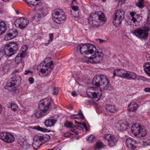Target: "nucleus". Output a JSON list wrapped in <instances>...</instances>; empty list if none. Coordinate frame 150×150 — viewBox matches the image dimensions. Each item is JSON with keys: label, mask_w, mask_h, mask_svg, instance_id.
Returning a JSON list of instances; mask_svg holds the SVG:
<instances>
[{"label": "nucleus", "mask_w": 150, "mask_h": 150, "mask_svg": "<svg viewBox=\"0 0 150 150\" xmlns=\"http://www.w3.org/2000/svg\"><path fill=\"white\" fill-rule=\"evenodd\" d=\"M106 21L105 15L101 11H98L90 14L88 18L89 23L94 27H98L100 22L103 23Z\"/></svg>", "instance_id": "nucleus-1"}, {"label": "nucleus", "mask_w": 150, "mask_h": 150, "mask_svg": "<svg viewBox=\"0 0 150 150\" xmlns=\"http://www.w3.org/2000/svg\"><path fill=\"white\" fill-rule=\"evenodd\" d=\"M95 46L89 44H84L78 45L76 47L77 51H79L81 54L89 55L92 54L96 50Z\"/></svg>", "instance_id": "nucleus-2"}, {"label": "nucleus", "mask_w": 150, "mask_h": 150, "mask_svg": "<svg viewBox=\"0 0 150 150\" xmlns=\"http://www.w3.org/2000/svg\"><path fill=\"white\" fill-rule=\"evenodd\" d=\"M110 81L108 76L103 74H98L95 76L93 80V83L97 87H103Z\"/></svg>", "instance_id": "nucleus-3"}, {"label": "nucleus", "mask_w": 150, "mask_h": 150, "mask_svg": "<svg viewBox=\"0 0 150 150\" xmlns=\"http://www.w3.org/2000/svg\"><path fill=\"white\" fill-rule=\"evenodd\" d=\"M52 19L58 24H61L64 22L66 16L64 14L63 11L61 9L55 10L52 14Z\"/></svg>", "instance_id": "nucleus-4"}, {"label": "nucleus", "mask_w": 150, "mask_h": 150, "mask_svg": "<svg viewBox=\"0 0 150 150\" xmlns=\"http://www.w3.org/2000/svg\"><path fill=\"white\" fill-rule=\"evenodd\" d=\"M40 71L42 74H48L53 68L52 62L49 57L46 58L40 64Z\"/></svg>", "instance_id": "nucleus-5"}, {"label": "nucleus", "mask_w": 150, "mask_h": 150, "mask_svg": "<svg viewBox=\"0 0 150 150\" xmlns=\"http://www.w3.org/2000/svg\"><path fill=\"white\" fill-rule=\"evenodd\" d=\"M5 46L9 47V48H7L4 50L5 54L8 57H11L14 54L15 52L19 49L18 44L15 42L6 43L5 44Z\"/></svg>", "instance_id": "nucleus-6"}, {"label": "nucleus", "mask_w": 150, "mask_h": 150, "mask_svg": "<svg viewBox=\"0 0 150 150\" xmlns=\"http://www.w3.org/2000/svg\"><path fill=\"white\" fill-rule=\"evenodd\" d=\"M125 12L122 9H120L117 10L113 16V23L114 25L116 27H119L124 19Z\"/></svg>", "instance_id": "nucleus-7"}, {"label": "nucleus", "mask_w": 150, "mask_h": 150, "mask_svg": "<svg viewBox=\"0 0 150 150\" xmlns=\"http://www.w3.org/2000/svg\"><path fill=\"white\" fill-rule=\"evenodd\" d=\"M97 89V88L94 87H91L88 88L86 91L87 95L88 97L92 98L94 102H96L99 100L101 96V90L99 88V92H93V90Z\"/></svg>", "instance_id": "nucleus-8"}, {"label": "nucleus", "mask_w": 150, "mask_h": 150, "mask_svg": "<svg viewBox=\"0 0 150 150\" xmlns=\"http://www.w3.org/2000/svg\"><path fill=\"white\" fill-rule=\"evenodd\" d=\"M94 52L95 53L92 57H85L86 61L94 63L99 62L102 60L103 57V53L98 51H96V50Z\"/></svg>", "instance_id": "nucleus-9"}, {"label": "nucleus", "mask_w": 150, "mask_h": 150, "mask_svg": "<svg viewBox=\"0 0 150 150\" xmlns=\"http://www.w3.org/2000/svg\"><path fill=\"white\" fill-rule=\"evenodd\" d=\"M0 139L7 143H11L15 140L14 135L11 133L0 132Z\"/></svg>", "instance_id": "nucleus-10"}, {"label": "nucleus", "mask_w": 150, "mask_h": 150, "mask_svg": "<svg viewBox=\"0 0 150 150\" xmlns=\"http://www.w3.org/2000/svg\"><path fill=\"white\" fill-rule=\"evenodd\" d=\"M149 29H138L133 33L141 39H146L148 35Z\"/></svg>", "instance_id": "nucleus-11"}, {"label": "nucleus", "mask_w": 150, "mask_h": 150, "mask_svg": "<svg viewBox=\"0 0 150 150\" xmlns=\"http://www.w3.org/2000/svg\"><path fill=\"white\" fill-rule=\"evenodd\" d=\"M51 98H46L41 100L39 105L40 110L43 112H46L49 109L51 104Z\"/></svg>", "instance_id": "nucleus-12"}, {"label": "nucleus", "mask_w": 150, "mask_h": 150, "mask_svg": "<svg viewBox=\"0 0 150 150\" xmlns=\"http://www.w3.org/2000/svg\"><path fill=\"white\" fill-rule=\"evenodd\" d=\"M31 25L32 23H29L28 20L26 18H20L17 19L14 22L16 27L19 28H25L28 24Z\"/></svg>", "instance_id": "nucleus-13"}, {"label": "nucleus", "mask_w": 150, "mask_h": 150, "mask_svg": "<svg viewBox=\"0 0 150 150\" xmlns=\"http://www.w3.org/2000/svg\"><path fill=\"white\" fill-rule=\"evenodd\" d=\"M103 138L107 141L108 145L110 147L114 146L118 141L113 135L110 134H105L103 136Z\"/></svg>", "instance_id": "nucleus-14"}, {"label": "nucleus", "mask_w": 150, "mask_h": 150, "mask_svg": "<svg viewBox=\"0 0 150 150\" xmlns=\"http://www.w3.org/2000/svg\"><path fill=\"white\" fill-rule=\"evenodd\" d=\"M138 108V105L136 102L131 101L128 105L127 109L129 111L135 112L137 110Z\"/></svg>", "instance_id": "nucleus-15"}, {"label": "nucleus", "mask_w": 150, "mask_h": 150, "mask_svg": "<svg viewBox=\"0 0 150 150\" xmlns=\"http://www.w3.org/2000/svg\"><path fill=\"white\" fill-rule=\"evenodd\" d=\"M125 73L124 70L121 69H115L113 72L112 77L113 78L117 76L124 78Z\"/></svg>", "instance_id": "nucleus-16"}, {"label": "nucleus", "mask_w": 150, "mask_h": 150, "mask_svg": "<svg viewBox=\"0 0 150 150\" xmlns=\"http://www.w3.org/2000/svg\"><path fill=\"white\" fill-rule=\"evenodd\" d=\"M5 88L8 91H13L16 90V83H14L13 81H8L6 85L5 86Z\"/></svg>", "instance_id": "nucleus-17"}, {"label": "nucleus", "mask_w": 150, "mask_h": 150, "mask_svg": "<svg viewBox=\"0 0 150 150\" xmlns=\"http://www.w3.org/2000/svg\"><path fill=\"white\" fill-rule=\"evenodd\" d=\"M135 142V141L133 139L129 138L126 139V145L127 147L129 148H134Z\"/></svg>", "instance_id": "nucleus-18"}, {"label": "nucleus", "mask_w": 150, "mask_h": 150, "mask_svg": "<svg viewBox=\"0 0 150 150\" xmlns=\"http://www.w3.org/2000/svg\"><path fill=\"white\" fill-rule=\"evenodd\" d=\"M107 112L111 113H113L117 111V108L114 105L107 104L105 107Z\"/></svg>", "instance_id": "nucleus-19"}, {"label": "nucleus", "mask_w": 150, "mask_h": 150, "mask_svg": "<svg viewBox=\"0 0 150 150\" xmlns=\"http://www.w3.org/2000/svg\"><path fill=\"white\" fill-rule=\"evenodd\" d=\"M141 126L138 125H133L131 127V131L135 136L138 135L139 131L140 130Z\"/></svg>", "instance_id": "nucleus-20"}, {"label": "nucleus", "mask_w": 150, "mask_h": 150, "mask_svg": "<svg viewBox=\"0 0 150 150\" xmlns=\"http://www.w3.org/2000/svg\"><path fill=\"white\" fill-rule=\"evenodd\" d=\"M137 77V75L133 72H129L125 73L124 78L127 79H135Z\"/></svg>", "instance_id": "nucleus-21"}, {"label": "nucleus", "mask_w": 150, "mask_h": 150, "mask_svg": "<svg viewBox=\"0 0 150 150\" xmlns=\"http://www.w3.org/2000/svg\"><path fill=\"white\" fill-rule=\"evenodd\" d=\"M56 122V120L54 119H48L45 121V124L47 127H51L54 125Z\"/></svg>", "instance_id": "nucleus-22"}, {"label": "nucleus", "mask_w": 150, "mask_h": 150, "mask_svg": "<svg viewBox=\"0 0 150 150\" xmlns=\"http://www.w3.org/2000/svg\"><path fill=\"white\" fill-rule=\"evenodd\" d=\"M143 67L144 71L146 74L150 76V63L146 62L144 63Z\"/></svg>", "instance_id": "nucleus-23"}, {"label": "nucleus", "mask_w": 150, "mask_h": 150, "mask_svg": "<svg viewBox=\"0 0 150 150\" xmlns=\"http://www.w3.org/2000/svg\"><path fill=\"white\" fill-rule=\"evenodd\" d=\"M14 62L12 60H7L4 64V69H8L13 65Z\"/></svg>", "instance_id": "nucleus-24"}, {"label": "nucleus", "mask_w": 150, "mask_h": 150, "mask_svg": "<svg viewBox=\"0 0 150 150\" xmlns=\"http://www.w3.org/2000/svg\"><path fill=\"white\" fill-rule=\"evenodd\" d=\"M28 47L26 45H24L22 46L20 50V54L26 57L27 55V52Z\"/></svg>", "instance_id": "nucleus-25"}, {"label": "nucleus", "mask_w": 150, "mask_h": 150, "mask_svg": "<svg viewBox=\"0 0 150 150\" xmlns=\"http://www.w3.org/2000/svg\"><path fill=\"white\" fill-rule=\"evenodd\" d=\"M41 19V16L39 13L36 14L32 18L33 23H35L39 21Z\"/></svg>", "instance_id": "nucleus-26"}, {"label": "nucleus", "mask_w": 150, "mask_h": 150, "mask_svg": "<svg viewBox=\"0 0 150 150\" xmlns=\"http://www.w3.org/2000/svg\"><path fill=\"white\" fill-rule=\"evenodd\" d=\"M121 121L117 122V123H116L115 124V127H116L118 129H122L125 130V129L124 128V127H125V125L123 124H121Z\"/></svg>", "instance_id": "nucleus-27"}, {"label": "nucleus", "mask_w": 150, "mask_h": 150, "mask_svg": "<svg viewBox=\"0 0 150 150\" xmlns=\"http://www.w3.org/2000/svg\"><path fill=\"white\" fill-rule=\"evenodd\" d=\"M9 33L14 38L18 35V31L16 29H10L8 31Z\"/></svg>", "instance_id": "nucleus-28"}, {"label": "nucleus", "mask_w": 150, "mask_h": 150, "mask_svg": "<svg viewBox=\"0 0 150 150\" xmlns=\"http://www.w3.org/2000/svg\"><path fill=\"white\" fill-rule=\"evenodd\" d=\"M21 80V78L18 75L14 76L11 78V81H13L14 83L16 82H19Z\"/></svg>", "instance_id": "nucleus-29"}, {"label": "nucleus", "mask_w": 150, "mask_h": 150, "mask_svg": "<svg viewBox=\"0 0 150 150\" xmlns=\"http://www.w3.org/2000/svg\"><path fill=\"white\" fill-rule=\"evenodd\" d=\"M138 133V135L139 136L142 137H144L146 135V132L145 128L141 126L140 130L139 131Z\"/></svg>", "instance_id": "nucleus-30"}, {"label": "nucleus", "mask_w": 150, "mask_h": 150, "mask_svg": "<svg viewBox=\"0 0 150 150\" xmlns=\"http://www.w3.org/2000/svg\"><path fill=\"white\" fill-rule=\"evenodd\" d=\"M100 88L105 90H109L111 91L113 89V87L110 86V81L109 83L105 84L103 87H100Z\"/></svg>", "instance_id": "nucleus-31"}, {"label": "nucleus", "mask_w": 150, "mask_h": 150, "mask_svg": "<svg viewBox=\"0 0 150 150\" xmlns=\"http://www.w3.org/2000/svg\"><path fill=\"white\" fill-rule=\"evenodd\" d=\"M25 57L19 54L16 57L15 62L16 63L18 64L20 63L22 61V59Z\"/></svg>", "instance_id": "nucleus-32"}, {"label": "nucleus", "mask_w": 150, "mask_h": 150, "mask_svg": "<svg viewBox=\"0 0 150 150\" xmlns=\"http://www.w3.org/2000/svg\"><path fill=\"white\" fill-rule=\"evenodd\" d=\"M104 146V145L102 142H98L95 144V148L96 149H100Z\"/></svg>", "instance_id": "nucleus-33"}, {"label": "nucleus", "mask_w": 150, "mask_h": 150, "mask_svg": "<svg viewBox=\"0 0 150 150\" xmlns=\"http://www.w3.org/2000/svg\"><path fill=\"white\" fill-rule=\"evenodd\" d=\"M86 140L89 142L92 143L96 141V138L93 135H91L89 137H87Z\"/></svg>", "instance_id": "nucleus-34"}, {"label": "nucleus", "mask_w": 150, "mask_h": 150, "mask_svg": "<svg viewBox=\"0 0 150 150\" xmlns=\"http://www.w3.org/2000/svg\"><path fill=\"white\" fill-rule=\"evenodd\" d=\"M42 142H45L50 140V136L48 135H41Z\"/></svg>", "instance_id": "nucleus-35"}, {"label": "nucleus", "mask_w": 150, "mask_h": 150, "mask_svg": "<svg viewBox=\"0 0 150 150\" xmlns=\"http://www.w3.org/2000/svg\"><path fill=\"white\" fill-rule=\"evenodd\" d=\"M40 0H25V1L28 4L30 5L35 6L37 5L38 2L37 1H39Z\"/></svg>", "instance_id": "nucleus-36"}, {"label": "nucleus", "mask_w": 150, "mask_h": 150, "mask_svg": "<svg viewBox=\"0 0 150 150\" xmlns=\"http://www.w3.org/2000/svg\"><path fill=\"white\" fill-rule=\"evenodd\" d=\"M41 144V143L33 140L32 144V146L34 149H36L40 146Z\"/></svg>", "instance_id": "nucleus-37"}, {"label": "nucleus", "mask_w": 150, "mask_h": 150, "mask_svg": "<svg viewBox=\"0 0 150 150\" xmlns=\"http://www.w3.org/2000/svg\"><path fill=\"white\" fill-rule=\"evenodd\" d=\"M41 138V135H36L34 136L33 139L35 141L41 143L42 141Z\"/></svg>", "instance_id": "nucleus-38"}, {"label": "nucleus", "mask_w": 150, "mask_h": 150, "mask_svg": "<svg viewBox=\"0 0 150 150\" xmlns=\"http://www.w3.org/2000/svg\"><path fill=\"white\" fill-rule=\"evenodd\" d=\"M35 129L38 130L42 132H49V131L47 129L45 128L41 127L39 126L36 127Z\"/></svg>", "instance_id": "nucleus-39"}, {"label": "nucleus", "mask_w": 150, "mask_h": 150, "mask_svg": "<svg viewBox=\"0 0 150 150\" xmlns=\"http://www.w3.org/2000/svg\"><path fill=\"white\" fill-rule=\"evenodd\" d=\"M13 38V37L8 32L5 36L4 39L6 41H8Z\"/></svg>", "instance_id": "nucleus-40"}, {"label": "nucleus", "mask_w": 150, "mask_h": 150, "mask_svg": "<svg viewBox=\"0 0 150 150\" xmlns=\"http://www.w3.org/2000/svg\"><path fill=\"white\" fill-rule=\"evenodd\" d=\"M10 107L13 111H15L17 110L18 106L16 104L12 103L10 104Z\"/></svg>", "instance_id": "nucleus-41"}, {"label": "nucleus", "mask_w": 150, "mask_h": 150, "mask_svg": "<svg viewBox=\"0 0 150 150\" xmlns=\"http://www.w3.org/2000/svg\"><path fill=\"white\" fill-rule=\"evenodd\" d=\"M143 0H140L139 1L136 3L137 6L139 7L142 8L144 7L143 6Z\"/></svg>", "instance_id": "nucleus-42"}, {"label": "nucleus", "mask_w": 150, "mask_h": 150, "mask_svg": "<svg viewBox=\"0 0 150 150\" xmlns=\"http://www.w3.org/2000/svg\"><path fill=\"white\" fill-rule=\"evenodd\" d=\"M9 27V26H7V25L3 20L0 21V28H6Z\"/></svg>", "instance_id": "nucleus-43"}, {"label": "nucleus", "mask_w": 150, "mask_h": 150, "mask_svg": "<svg viewBox=\"0 0 150 150\" xmlns=\"http://www.w3.org/2000/svg\"><path fill=\"white\" fill-rule=\"evenodd\" d=\"M45 113V112H43L42 111H40V112L38 111L37 112L35 113V115L37 118H39L41 117L42 116L44 115Z\"/></svg>", "instance_id": "nucleus-44"}, {"label": "nucleus", "mask_w": 150, "mask_h": 150, "mask_svg": "<svg viewBox=\"0 0 150 150\" xmlns=\"http://www.w3.org/2000/svg\"><path fill=\"white\" fill-rule=\"evenodd\" d=\"M73 124L72 123L69 121H66L64 123V126L66 127L67 128H71Z\"/></svg>", "instance_id": "nucleus-45"}, {"label": "nucleus", "mask_w": 150, "mask_h": 150, "mask_svg": "<svg viewBox=\"0 0 150 150\" xmlns=\"http://www.w3.org/2000/svg\"><path fill=\"white\" fill-rule=\"evenodd\" d=\"M30 146L31 145L30 144H27L26 142H25V144H23L22 146V147L24 149H27L29 148Z\"/></svg>", "instance_id": "nucleus-46"}, {"label": "nucleus", "mask_w": 150, "mask_h": 150, "mask_svg": "<svg viewBox=\"0 0 150 150\" xmlns=\"http://www.w3.org/2000/svg\"><path fill=\"white\" fill-rule=\"evenodd\" d=\"M77 128L75 126L72 127L71 128V131L73 132L75 134H77Z\"/></svg>", "instance_id": "nucleus-47"}, {"label": "nucleus", "mask_w": 150, "mask_h": 150, "mask_svg": "<svg viewBox=\"0 0 150 150\" xmlns=\"http://www.w3.org/2000/svg\"><path fill=\"white\" fill-rule=\"evenodd\" d=\"M25 141L23 138L21 139V138L18 139V142L22 146L23 144H25Z\"/></svg>", "instance_id": "nucleus-48"}, {"label": "nucleus", "mask_w": 150, "mask_h": 150, "mask_svg": "<svg viewBox=\"0 0 150 150\" xmlns=\"http://www.w3.org/2000/svg\"><path fill=\"white\" fill-rule=\"evenodd\" d=\"M52 94L54 95H56L58 93V90L57 88L55 87H54L53 89Z\"/></svg>", "instance_id": "nucleus-49"}, {"label": "nucleus", "mask_w": 150, "mask_h": 150, "mask_svg": "<svg viewBox=\"0 0 150 150\" xmlns=\"http://www.w3.org/2000/svg\"><path fill=\"white\" fill-rule=\"evenodd\" d=\"M63 135L66 137H69L70 136L71 134L68 132H66L63 133Z\"/></svg>", "instance_id": "nucleus-50"}, {"label": "nucleus", "mask_w": 150, "mask_h": 150, "mask_svg": "<svg viewBox=\"0 0 150 150\" xmlns=\"http://www.w3.org/2000/svg\"><path fill=\"white\" fill-rule=\"evenodd\" d=\"M28 81L30 83L32 84L34 82V79L33 77H30L28 79Z\"/></svg>", "instance_id": "nucleus-51"}, {"label": "nucleus", "mask_w": 150, "mask_h": 150, "mask_svg": "<svg viewBox=\"0 0 150 150\" xmlns=\"http://www.w3.org/2000/svg\"><path fill=\"white\" fill-rule=\"evenodd\" d=\"M49 37L50 38V40H49V41H52L53 39V35L52 33H50L49 35Z\"/></svg>", "instance_id": "nucleus-52"}, {"label": "nucleus", "mask_w": 150, "mask_h": 150, "mask_svg": "<svg viewBox=\"0 0 150 150\" xmlns=\"http://www.w3.org/2000/svg\"><path fill=\"white\" fill-rule=\"evenodd\" d=\"M71 8L74 11H77L78 8V7L77 6H74L73 5L71 6Z\"/></svg>", "instance_id": "nucleus-53"}, {"label": "nucleus", "mask_w": 150, "mask_h": 150, "mask_svg": "<svg viewBox=\"0 0 150 150\" xmlns=\"http://www.w3.org/2000/svg\"><path fill=\"white\" fill-rule=\"evenodd\" d=\"M79 115L81 119H84V117L81 111L79 113Z\"/></svg>", "instance_id": "nucleus-54"}, {"label": "nucleus", "mask_w": 150, "mask_h": 150, "mask_svg": "<svg viewBox=\"0 0 150 150\" xmlns=\"http://www.w3.org/2000/svg\"><path fill=\"white\" fill-rule=\"evenodd\" d=\"M3 29V30H2V29H0V35H1L3 33H4L6 31V29Z\"/></svg>", "instance_id": "nucleus-55"}, {"label": "nucleus", "mask_w": 150, "mask_h": 150, "mask_svg": "<svg viewBox=\"0 0 150 150\" xmlns=\"http://www.w3.org/2000/svg\"><path fill=\"white\" fill-rule=\"evenodd\" d=\"M29 73H32V71H31L30 70H26L25 71V75H27Z\"/></svg>", "instance_id": "nucleus-56"}, {"label": "nucleus", "mask_w": 150, "mask_h": 150, "mask_svg": "<svg viewBox=\"0 0 150 150\" xmlns=\"http://www.w3.org/2000/svg\"><path fill=\"white\" fill-rule=\"evenodd\" d=\"M76 116H78V115L76 114L71 115L70 117L71 118L73 119H74L77 118V117H76Z\"/></svg>", "instance_id": "nucleus-57"}, {"label": "nucleus", "mask_w": 150, "mask_h": 150, "mask_svg": "<svg viewBox=\"0 0 150 150\" xmlns=\"http://www.w3.org/2000/svg\"><path fill=\"white\" fill-rule=\"evenodd\" d=\"M136 14V13L134 12H132L130 13V15L132 17H134V16Z\"/></svg>", "instance_id": "nucleus-58"}, {"label": "nucleus", "mask_w": 150, "mask_h": 150, "mask_svg": "<svg viewBox=\"0 0 150 150\" xmlns=\"http://www.w3.org/2000/svg\"><path fill=\"white\" fill-rule=\"evenodd\" d=\"M144 91L146 92H150V88H145L144 89Z\"/></svg>", "instance_id": "nucleus-59"}, {"label": "nucleus", "mask_w": 150, "mask_h": 150, "mask_svg": "<svg viewBox=\"0 0 150 150\" xmlns=\"http://www.w3.org/2000/svg\"><path fill=\"white\" fill-rule=\"evenodd\" d=\"M96 40H99L100 43L104 42H105V40H102L100 38L96 39Z\"/></svg>", "instance_id": "nucleus-60"}, {"label": "nucleus", "mask_w": 150, "mask_h": 150, "mask_svg": "<svg viewBox=\"0 0 150 150\" xmlns=\"http://www.w3.org/2000/svg\"><path fill=\"white\" fill-rule=\"evenodd\" d=\"M72 95L73 96H75L77 95V94L75 91H72L71 92Z\"/></svg>", "instance_id": "nucleus-61"}, {"label": "nucleus", "mask_w": 150, "mask_h": 150, "mask_svg": "<svg viewBox=\"0 0 150 150\" xmlns=\"http://www.w3.org/2000/svg\"><path fill=\"white\" fill-rule=\"evenodd\" d=\"M19 72V70L18 69H15L13 72V73L16 74Z\"/></svg>", "instance_id": "nucleus-62"}, {"label": "nucleus", "mask_w": 150, "mask_h": 150, "mask_svg": "<svg viewBox=\"0 0 150 150\" xmlns=\"http://www.w3.org/2000/svg\"><path fill=\"white\" fill-rule=\"evenodd\" d=\"M132 21L134 23L137 21V20L134 17H132Z\"/></svg>", "instance_id": "nucleus-63"}, {"label": "nucleus", "mask_w": 150, "mask_h": 150, "mask_svg": "<svg viewBox=\"0 0 150 150\" xmlns=\"http://www.w3.org/2000/svg\"><path fill=\"white\" fill-rule=\"evenodd\" d=\"M75 124L78 126H79V124L81 125V122H79L76 121H75Z\"/></svg>", "instance_id": "nucleus-64"}]
</instances>
